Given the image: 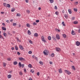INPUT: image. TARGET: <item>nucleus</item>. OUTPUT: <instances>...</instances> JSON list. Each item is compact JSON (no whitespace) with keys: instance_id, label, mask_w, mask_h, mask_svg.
<instances>
[{"instance_id":"1","label":"nucleus","mask_w":80,"mask_h":80,"mask_svg":"<svg viewBox=\"0 0 80 80\" xmlns=\"http://www.w3.org/2000/svg\"><path fill=\"white\" fill-rule=\"evenodd\" d=\"M41 38H42V42H44V43H46V40L45 39V38H44V37L42 36L41 37Z\"/></svg>"},{"instance_id":"2","label":"nucleus","mask_w":80,"mask_h":80,"mask_svg":"<svg viewBox=\"0 0 80 80\" xmlns=\"http://www.w3.org/2000/svg\"><path fill=\"white\" fill-rule=\"evenodd\" d=\"M48 52V51L46 50H44V51H43V53L45 55H47L48 54H47V53Z\"/></svg>"},{"instance_id":"3","label":"nucleus","mask_w":80,"mask_h":80,"mask_svg":"<svg viewBox=\"0 0 80 80\" xmlns=\"http://www.w3.org/2000/svg\"><path fill=\"white\" fill-rule=\"evenodd\" d=\"M64 71L65 73H68V75H70V74H71L70 72L67 70H65Z\"/></svg>"},{"instance_id":"4","label":"nucleus","mask_w":80,"mask_h":80,"mask_svg":"<svg viewBox=\"0 0 80 80\" xmlns=\"http://www.w3.org/2000/svg\"><path fill=\"white\" fill-rule=\"evenodd\" d=\"M19 60H21V61H24L25 60V59L19 57Z\"/></svg>"},{"instance_id":"5","label":"nucleus","mask_w":80,"mask_h":80,"mask_svg":"<svg viewBox=\"0 0 80 80\" xmlns=\"http://www.w3.org/2000/svg\"><path fill=\"white\" fill-rule=\"evenodd\" d=\"M56 51L57 52H60V49L59 48H56Z\"/></svg>"},{"instance_id":"6","label":"nucleus","mask_w":80,"mask_h":80,"mask_svg":"<svg viewBox=\"0 0 80 80\" xmlns=\"http://www.w3.org/2000/svg\"><path fill=\"white\" fill-rule=\"evenodd\" d=\"M76 44L77 46H80V43L79 42L77 41L76 42Z\"/></svg>"},{"instance_id":"7","label":"nucleus","mask_w":80,"mask_h":80,"mask_svg":"<svg viewBox=\"0 0 80 80\" xmlns=\"http://www.w3.org/2000/svg\"><path fill=\"white\" fill-rule=\"evenodd\" d=\"M56 37L58 40H59V39H60V37L59 36V35H58V34H57L56 35Z\"/></svg>"},{"instance_id":"8","label":"nucleus","mask_w":80,"mask_h":80,"mask_svg":"<svg viewBox=\"0 0 80 80\" xmlns=\"http://www.w3.org/2000/svg\"><path fill=\"white\" fill-rule=\"evenodd\" d=\"M19 47L21 50H23V46H22L20 45Z\"/></svg>"},{"instance_id":"9","label":"nucleus","mask_w":80,"mask_h":80,"mask_svg":"<svg viewBox=\"0 0 80 80\" xmlns=\"http://www.w3.org/2000/svg\"><path fill=\"white\" fill-rule=\"evenodd\" d=\"M12 77V75L10 74L8 75V78H10Z\"/></svg>"},{"instance_id":"10","label":"nucleus","mask_w":80,"mask_h":80,"mask_svg":"<svg viewBox=\"0 0 80 80\" xmlns=\"http://www.w3.org/2000/svg\"><path fill=\"white\" fill-rule=\"evenodd\" d=\"M68 12L70 14H72V11L71 9H68Z\"/></svg>"},{"instance_id":"11","label":"nucleus","mask_w":80,"mask_h":80,"mask_svg":"<svg viewBox=\"0 0 80 80\" xmlns=\"http://www.w3.org/2000/svg\"><path fill=\"white\" fill-rule=\"evenodd\" d=\"M26 26L27 27H30V25L28 23L27 24Z\"/></svg>"},{"instance_id":"12","label":"nucleus","mask_w":80,"mask_h":80,"mask_svg":"<svg viewBox=\"0 0 80 80\" xmlns=\"http://www.w3.org/2000/svg\"><path fill=\"white\" fill-rule=\"evenodd\" d=\"M59 72L60 73H62V69H60L59 70Z\"/></svg>"},{"instance_id":"13","label":"nucleus","mask_w":80,"mask_h":80,"mask_svg":"<svg viewBox=\"0 0 80 80\" xmlns=\"http://www.w3.org/2000/svg\"><path fill=\"white\" fill-rule=\"evenodd\" d=\"M15 10V8H12L11 9V12H14Z\"/></svg>"},{"instance_id":"14","label":"nucleus","mask_w":80,"mask_h":80,"mask_svg":"<svg viewBox=\"0 0 80 80\" xmlns=\"http://www.w3.org/2000/svg\"><path fill=\"white\" fill-rule=\"evenodd\" d=\"M6 65H7V63H5V62L3 63V66L4 67H6Z\"/></svg>"},{"instance_id":"15","label":"nucleus","mask_w":80,"mask_h":80,"mask_svg":"<svg viewBox=\"0 0 80 80\" xmlns=\"http://www.w3.org/2000/svg\"><path fill=\"white\" fill-rule=\"evenodd\" d=\"M28 34L30 35H31V32H30V30H28Z\"/></svg>"},{"instance_id":"16","label":"nucleus","mask_w":80,"mask_h":80,"mask_svg":"<svg viewBox=\"0 0 80 80\" xmlns=\"http://www.w3.org/2000/svg\"><path fill=\"white\" fill-rule=\"evenodd\" d=\"M72 67L73 70H75V66H72Z\"/></svg>"},{"instance_id":"17","label":"nucleus","mask_w":80,"mask_h":80,"mask_svg":"<svg viewBox=\"0 0 80 80\" xmlns=\"http://www.w3.org/2000/svg\"><path fill=\"white\" fill-rule=\"evenodd\" d=\"M71 33L73 35H75V32H74V31H72Z\"/></svg>"},{"instance_id":"18","label":"nucleus","mask_w":80,"mask_h":80,"mask_svg":"<svg viewBox=\"0 0 80 80\" xmlns=\"http://www.w3.org/2000/svg\"><path fill=\"white\" fill-rule=\"evenodd\" d=\"M2 29L3 30H5V31L6 30V28H4L3 27H2Z\"/></svg>"},{"instance_id":"19","label":"nucleus","mask_w":80,"mask_h":80,"mask_svg":"<svg viewBox=\"0 0 80 80\" xmlns=\"http://www.w3.org/2000/svg\"><path fill=\"white\" fill-rule=\"evenodd\" d=\"M7 7H8V8H10V5L9 4H7Z\"/></svg>"},{"instance_id":"20","label":"nucleus","mask_w":80,"mask_h":80,"mask_svg":"<svg viewBox=\"0 0 80 80\" xmlns=\"http://www.w3.org/2000/svg\"><path fill=\"white\" fill-rule=\"evenodd\" d=\"M3 5H4V7H7L8 4H6V3H3Z\"/></svg>"},{"instance_id":"21","label":"nucleus","mask_w":80,"mask_h":80,"mask_svg":"<svg viewBox=\"0 0 80 80\" xmlns=\"http://www.w3.org/2000/svg\"><path fill=\"white\" fill-rule=\"evenodd\" d=\"M62 36H63V38H65L67 37V36H66V34H62Z\"/></svg>"},{"instance_id":"22","label":"nucleus","mask_w":80,"mask_h":80,"mask_svg":"<svg viewBox=\"0 0 80 80\" xmlns=\"http://www.w3.org/2000/svg\"><path fill=\"white\" fill-rule=\"evenodd\" d=\"M28 67H29V68H32V65H31V64H29L28 65Z\"/></svg>"},{"instance_id":"23","label":"nucleus","mask_w":80,"mask_h":80,"mask_svg":"<svg viewBox=\"0 0 80 80\" xmlns=\"http://www.w3.org/2000/svg\"><path fill=\"white\" fill-rule=\"evenodd\" d=\"M34 35L35 37H37L38 36V34H37V33H35Z\"/></svg>"},{"instance_id":"24","label":"nucleus","mask_w":80,"mask_h":80,"mask_svg":"<svg viewBox=\"0 0 80 80\" xmlns=\"http://www.w3.org/2000/svg\"><path fill=\"white\" fill-rule=\"evenodd\" d=\"M48 40H51V37L50 36L48 37Z\"/></svg>"},{"instance_id":"25","label":"nucleus","mask_w":80,"mask_h":80,"mask_svg":"<svg viewBox=\"0 0 80 80\" xmlns=\"http://www.w3.org/2000/svg\"><path fill=\"white\" fill-rule=\"evenodd\" d=\"M18 65L20 67H22V64H21V62H19Z\"/></svg>"},{"instance_id":"26","label":"nucleus","mask_w":80,"mask_h":80,"mask_svg":"<svg viewBox=\"0 0 80 80\" xmlns=\"http://www.w3.org/2000/svg\"><path fill=\"white\" fill-rule=\"evenodd\" d=\"M74 24H77L78 23V21H74L73 22Z\"/></svg>"},{"instance_id":"27","label":"nucleus","mask_w":80,"mask_h":80,"mask_svg":"<svg viewBox=\"0 0 80 80\" xmlns=\"http://www.w3.org/2000/svg\"><path fill=\"white\" fill-rule=\"evenodd\" d=\"M52 39H53V40H56L55 36H52Z\"/></svg>"},{"instance_id":"28","label":"nucleus","mask_w":80,"mask_h":80,"mask_svg":"<svg viewBox=\"0 0 80 80\" xmlns=\"http://www.w3.org/2000/svg\"><path fill=\"white\" fill-rule=\"evenodd\" d=\"M27 13H30V10H27L26 11Z\"/></svg>"},{"instance_id":"29","label":"nucleus","mask_w":80,"mask_h":80,"mask_svg":"<svg viewBox=\"0 0 80 80\" xmlns=\"http://www.w3.org/2000/svg\"><path fill=\"white\" fill-rule=\"evenodd\" d=\"M17 63H18L17 62L15 61L14 62L13 64H14V65H17Z\"/></svg>"},{"instance_id":"30","label":"nucleus","mask_w":80,"mask_h":80,"mask_svg":"<svg viewBox=\"0 0 80 80\" xmlns=\"http://www.w3.org/2000/svg\"><path fill=\"white\" fill-rule=\"evenodd\" d=\"M32 58H35V59L37 58L36 57H35V56H34V55L32 56Z\"/></svg>"},{"instance_id":"31","label":"nucleus","mask_w":80,"mask_h":80,"mask_svg":"<svg viewBox=\"0 0 80 80\" xmlns=\"http://www.w3.org/2000/svg\"><path fill=\"white\" fill-rule=\"evenodd\" d=\"M49 1L51 3H53V0H49Z\"/></svg>"},{"instance_id":"32","label":"nucleus","mask_w":80,"mask_h":80,"mask_svg":"<svg viewBox=\"0 0 80 80\" xmlns=\"http://www.w3.org/2000/svg\"><path fill=\"white\" fill-rule=\"evenodd\" d=\"M3 35L5 37H6V36L7 35V34L5 33H4Z\"/></svg>"},{"instance_id":"33","label":"nucleus","mask_w":80,"mask_h":80,"mask_svg":"<svg viewBox=\"0 0 80 80\" xmlns=\"http://www.w3.org/2000/svg\"><path fill=\"white\" fill-rule=\"evenodd\" d=\"M12 25L13 26H15L16 25H17V23H15L13 22Z\"/></svg>"},{"instance_id":"34","label":"nucleus","mask_w":80,"mask_h":80,"mask_svg":"<svg viewBox=\"0 0 80 80\" xmlns=\"http://www.w3.org/2000/svg\"><path fill=\"white\" fill-rule=\"evenodd\" d=\"M62 24L63 26H65V24L63 22H62Z\"/></svg>"},{"instance_id":"35","label":"nucleus","mask_w":80,"mask_h":80,"mask_svg":"<svg viewBox=\"0 0 80 80\" xmlns=\"http://www.w3.org/2000/svg\"><path fill=\"white\" fill-rule=\"evenodd\" d=\"M37 23H36L35 22H34L33 23V25H37Z\"/></svg>"},{"instance_id":"36","label":"nucleus","mask_w":80,"mask_h":80,"mask_svg":"<svg viewBox=\"0 0 80 80\" xmlns=\"http://www.w3.org/2000/svg\"><path fill=\"white\" fill-rule=\"evenodd\" d=\"M15 49L16 50H18V47H17V46H15Z\"/></svg>"},{"instance_id":"37","label":"nucleus","mask_w":80,"mask_h":80,"mask_svg":"<svg viewBox=\"0 0 80 80\" xmlns=\"http://www.w3.org/2000/svg\"><path fill=\"white\" fill-rule=\"evenodd\" d=\"M55 13L56 15H58V12H55Z\"/></svg>"},{"instance_id":"38","label":"nucleus","mask_w":80,"mask_h":80,"mask_svg":"<svg viewBox=\"0 0 80 80\" xmlns=\"http://www.w3.org/2000/svg\"><path fill=\"white\" fill-rule=\"evenodd\" d=\"M75 17H73L72 18V20H75Z\"/></svg>"},{"instance_id":"39","label":"nucleus","mask_w":80,"mask_h":80,"mask_svg":"<svg viewBox=\"0 0 80 80\" xmlns=\"http://www.w3.org/2000/svg\"><path fill=\"white\" fill-rule=\"evenodd\" d=\"M17 42H21V41L19 40V39H18V38H17Z\"/></svg>"},{"instance_id":"40","label":"nucleus","mask_w":80,"mask_h":80,"mask_svg":"<svg viewBox=\"0 0 80 80\" xmlns=\"http://www.w3.org/2000/svg\"><path fill=\"white\" fill-rule=\"evenodd\" d=\"M17 17H20V14H17Z\"/></svg>"},{"instance_id":"41","label":"nucleus","mask_w":80,"mask_h":80,"mask_svg":"<svg viewBox=\"0 0 80 80\" xmlns=\"http://www.w3.org/2000/svg\"><path fill=\"white\" fill-rule=\"evenodd\" d=\"M75 4L77 5L78 4V2H74Z\"/></svg>"},{"instance_id":"42","label":"nucleus","mask_w":80,"mask_h":80,"mask_svg":"<svg viewBox=\"0 0 80 80\" xmlns=\"http://www.w3.org/2000/svg\"><path fill=\"white\" fill-rule=\"evenodd\" d=\"M39 63L41 64V65H43V62H39Z\"/></svg>"},{"instance_id":"43","label":"nucleus","mask_w":80,"mask_h":80,"mask_svg":"<svg viewBox=\"0 0 80 80\" xmlns=\"http://www.w3.org/2000/svg\"><path fill=\"white\" fill-rule=\"evenodd\" d=\"M39 22H40V21L39 20H36V22H37V23H38Z\"/></svg>"},{"instance_id":"44","label":"nucleus","mask_w":80,"mask_h":80,"mask_svg":"<svg viewBox=\"0 0 80 80\" xmlns=\"http://www.w3.org/2000/svg\"><path fill=\"white\" fill-rule=\"evenodd\" d=\"M51 57H54V54L52 53L51 54Z\"/></svg>"},{"instance_id":"45","label":"nucleus","mask_w":80,"mask_h":80,"mask_svg":"<svg viewBox=\"0 0 80 80\" xmlns=\"http://www.w3.org/2000/svg\"><path fill=\"white\" fill-rule=\"evenodd\" d=\"M0 38L1 39H2V38H3V37H2V36L1 34H0Z\"/></svg>"},{"instance_id":"46","label":"nucleus","mask_w":80,"mask_h":80,"mask_svg":"<svg viewBox=\"0 0 80 80\" xmlns=\"http://www.w3.org/2000/svg\"><path fill=\"white\" fill-rule=\"evenodd\" d=\"M74 10L75 12H77V9L74 8Z\"/></svg>"},{"instance_id":"47","label":"nucleus","mask_w":80,"mask_h":80,"mask_svg":"<svg viewBox=\"0 0 80 80\" xmlns=\"http://www.w3.org/2000/svg\"><path fill=\"white\" fill-rule=\"evenodd\" d=\"M19 75H22V72H19Z\"/></svg>"},{"instance_id":"48","label":"nucleus","mask_w":80,"mask_h":80,"mask_svg":"<svg viewBox=\"0 0 80 80\" xmlns=\"http://www.w3.org/2000/svg\"><path fill=\"white\" fill-rule=\"evenodd\" d=\"M32 53V52L31 51H29L28 52V53H29V54H31V53Z\"/></svg>"},{"instance_id":"49","label":"nucleus","mask_w":80,"mask_h":80,"mask_svg":"<svg viewBox=\"0 0 80 80\" xmlns=\"http://www.w3.org/2000/svg\"><path fill=\"white\" fill-rule=\"evenodd\" d=\"M56 10H57V6H55V8H54Z\"/></svg>"},{"instance_id":"50","label":"nucleus","mask_w":80,"mask_h":80,"mask_svg":"<svg viewBox=\"0 0 80 80\" xmlns=\"http://www.w3.org/2000/svg\"><path fill=\"white\" fill-rule=\"evenodd\" d=\"M9 61H10L11 60V59L10 58H8L7 59Z\"/></svg>"},{"instance_id":"51","label":"nucleus","mask_w":80,"mask_h":80,"mask_svg":"<svg viewBox=\"0 0 80 80\" xmlns=\"http://www.w3.org/2000/svg\"><path fill=\"white\" fill-rule=\"evenodd\" d=\"M21 67L22 68H23V67H24V64H22V65H21Z\"/></svg>"},{"instance_id":"52","label":"nucleus","mask_w":80,"mask_h":80,"mask_svg":"<svg viewBox=\"0 0 80 80\" xmlns=\"http://www.w3.org/2000/svg\"><path fill=\"white\" fill-rule=\"evenodd\" d=\"M29 42H30V43H31V44H32V41L31 40H30L29 41Z\"/></svg>"},{"instance_id":"53","label":"nucleus","mask_w":80,"mask_h":80,"mask_svg":"<svg viewBox=\"0 0 80 80\" xmlns=\"http://www.w3.org/2000/svg\"><path fill=\"white\" fill-rule=\"evenodd\" d=\"M31 72H32V73H33V72H34V71L32 70V69L31 70Z\"/></svg>"},{"instance_id":"54","label":"nucleus","mask_w":80,"mask_h":80,"mask_svg":"<svg viewBox=\"0 0 80 80\" xmlns=\"http://www.w3.org/2000/svg\"><path fill=\"white\" fill-rule=\"evenodd\" d=\"M17 54H18V55H20V53L19 52H17Z\"/></svg>"},{"instance_id":"55","label":"nucleus","mask_w":80,"mask_h":80,"mask_svg":"<svg viewBox=\"0 0 80 80\" xmlns=\"http://www.w3.org/2000/svg\"><path fill=\"white\" fill-rule=\"evenodd\" d=\"M37 75H38V76H39L40 75V73H39V72H38L37 73Z\"/></svg>"},{"instance_id":"56","label":"nucleus","mask_w":80,"mask_h":80,"mask_svg":"<svg viewBox=\"0 0 80 80\" xmlns=\"http://www.w3.org/2000/svg\"><path fill=\"white\" fill-rule=\"evenodd\" d=\"M26 3H28V0H26Z\"/></svg>"},{"instance_id":"57","label":"nucleus","mask_w":80,"mask_h":80,"mask_svg":"<svg viewBox=\"0 0 80 80\" xmlns=\"http://www.w3.org/2000/svg\"><path fill=\"white\" fill-rule=\"evenodd\" d=\"M52 63H53L52 62H50V65H52Z\"/></svg>"},{"instance_id":"58","label":"nucleus","mask_w":80,"mask_h":80,"mask_svg":"<svg viewBox=\"0 0 80 80\" xmlns=\"http://www.w3.org/2000/svg\"><path fill=\"white\" fill-rule=\"evenodd\" d=\"M11 49H12V50H14V48H13V47Z\"/></svg>"},{"instance_id":"59","label":"nucleus","mask_w":80,"mask_h":80,"mask_svg":"<svg viewBox=\"0 0 80 80\" xmlns=\"http://www.w3.org/2000/svg\"><path fill=\"white\" fill-rule=\"evenodd\" d=\"M27 71L26 69H24V72H26Z\"/></svg>"},{"instance_id":"60","label":"nucleus","mask_w":80,"mask_h":80,"mask_svg":"<svg viewBox=\"0 0 80 80\" xmlns=\"http://www.w3.org/2000/svg\"><path fill=\"white\" fill-rule=\"evenodd\" d=\"M13 19H11L10 20V22H13Z\"/></svg>"},{"instance_id":"61","label":"nucleus","mask_w":80,"mask_h":80,"mask_svg":"<svg viewBox=\"0 0 80 80\" xmlns=\"http://www.w3.org/2000/svg\"><path fill=\"white\" fill-rule=\"evenodd\" d=\"M29 80H32V78H30L29 79Z\"/></svg>"},{"instance_id":"62","label":"nucleus","mask_w":80,"mask_h":80,"mask_svg":"<svg viewBox=\"0 0 80 80\" xmlns=\"http://www.w3.org/2000/svg\"><path fill=\"white\" fill-rule=\"evenodd\" d=\"M12 32L13 33H15V32L14 31H13Z\"/></svg>"},{"instance_id":"63","label":"nucleus","mask_w":80,"mask_h":80,"mask_svg":"<svg viewBox=\"0 0 80 80\" xmlns=\"http://www.w3.org/2000/svg\"><path fill=\"white\" fill-rule=\"evenodd\" d=\"M1 13L2 14H3V13H4V12H1Z\"/></svg>"},{"instance_id":"64","label":"nucleus","mask_w":80,"mask_h":80,"mask_svg":"<svg viewBox=\"0 0 80 80\" xmlns=\"http://www.w3.org/2000/svg\"><path fill=\"white\" fill-rule=\"evenodd\" d=\"M78 32L79 33H80V29H79L78 30Z\"/></svg>"}]
</instances>
